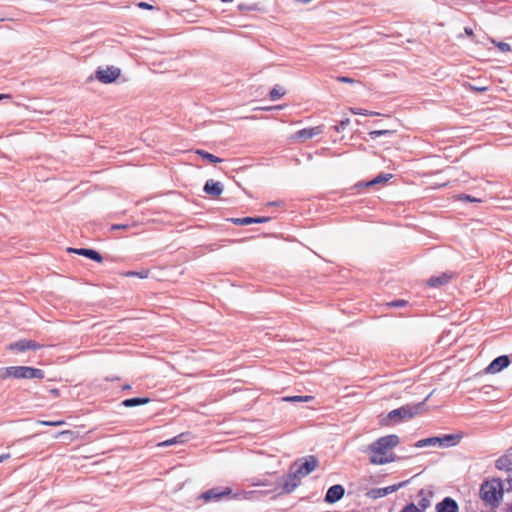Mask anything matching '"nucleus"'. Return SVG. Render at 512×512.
<instances>
[{"label": "nucleus", "instance_id": "50", "mask_svg": "<svg viewBox=\"0 0 512 512\" xmlns=\"http://www.w3.org/2000/svg\"><path fill=\"white\" fill-rule=\"evenodd\" d=\"M283 401H288V396L282 398Z\"/></svg>", "mask_w": 512, "mask_h": 512}, {"label": "nucleus", "instance_id": "14", "mask_svg": "<svg viewBox=\"0 0 512 512\" xmlns=\"http://www.w3.org/2000/svg\"><path fill=\"white\" fill-rule=\"evenodd\" d=\"M192 437L193 436H192V434L190 432H184V433H181V434H179V435H177V436H175L173 438L157 442L155 444V446L162 447V446H171V445H176V444H185Z\"/></svg>", "mask_w": 512, "mask_h": 512}, {"label": "nucleus", "instance_id": "2", "mask_svg": "<svg viewBox=\"0 0 512 512\" xmlns=\"http://www.w3.org/2000/svg\"><path fill=\"white\" fill-rule=\"evenodd\" d=\"M464 437L465 435L462 432H458L455 434H440L438 436L418 440L413 444V446L415 448H423L426 446H438L440 448H449L459 445Z\"/></svg>", "mask_w": 512, "mask_h": 512}, {"label": "nucleus", "instance_id": "6", "mask_svg": "<svg viewBox=\"0 0 512 512\" xmlns=\"http://www.w3.org/2000/svg\"><path fill=\"white\" fill-rule=\"evenodd\" d=\"M121 74V70L117 67L110 66L106 68L99 67L95 72V77L98 81L104 84H109L114 82L117 78H119Z\"/></svg>", "mask_w": 512, "mask_h": 512}, {"label": "nucleus", "instance_id": "51", "mask_svg": "<svg viewBox=\"0 0 512 512\" xmlns=\"http://www.w3.org/2000/svg\"><path fill=\"white\" fill-rule=\"evenodd\" d=\"M509 482H510V485H511V488H512V478L509 480Z\"/></svg>", "mask_w": 512, "mask_h": 512}, {"label": "nucleus", "instance_id": "19", "mask_svg": "<svg viewBox=\"0 0 512 512\" xmlns=\"http://www.w3.org/2000/svg\"><path fill=\"white\" fill-rule=\"evenodd\" d=\"M495 466L499 470L512 471V453H506L496 460Z\"/></svg>", "mask_w": 512, "mask_h": 512}, {"label": "nucleus", "instance_id": "48", "mask_svg": "<svg viewBox=\"0 0 512 512\" xmlns=\"http://www.w3.org/2000/svg\"><path fill=\"white\" fill-rule=\"evenodd\" d=\"M69 434H70V432H69V431L62 432V433H61V435H62V436H66V435H69Z\"/></svg>", "mask_w": 512, "mask_h": 512}, {"label": "nucleus", "instance_id": "8", "mask_svg": "<svg viewBox=\"0 0 512 512\" xmlns=\"http://www.w3.org/2000/svg\"><path fill=\"white\" fill-rule=\"evenodd\" d=\"M370 462L376 465H383L396 460L393 450H371Z\"/></svg>", "mask_w": 512, "mask_h": 512}, {"label": "nucleus", "instance_id": "20", "mask_svg": "<svg viewBox=\"0 0 512 512\" xmlns=\"http://www.w3.org/2000/svg\"><path fill=\"white\" fill-rule=\"evenodd\" d=\"M451 279V275L448 273H442L439 276H432L428 280V285L430 287H441L445 284H447Z\"/></svg>", "mask_w": 512, "mask_h": 512}, {"label": "nucleus", "instance_id": "38", "mask_svg": "<svg viewBox=\"0 0 512 512\" xmlns=\"http://www.w3.org/2000/svg\"><path fill=\"white\" fill-rule=\"evenodd\" d=\"M138 6L142 9H153V6L146 2H140Z\"/></svg>", "mask_w": 512, "mask_h": 512}, {"label": "nucleus", "instance_id": "36", "mask_svg": "<svg viewBox=\"0 0 512 512\" xmlns=\"http://www.w3.org/2000/svg\"><path fill=\"white\" fill-rule=\"evenodd\" d=\"M337 80H338L339 82H342V83H349V84H353V83H355V79L350 78V77H347V76H339V77L337 78Z\"/></svg>", "mask_w": 512, "mask_h": 512}, {"label": "nucleus", "instance_id": "1", "mask_svg": "<svg viewBox=\"0 0 512 512\" xmlns=\"http://www.w3.org/2000/svg\"><path fill=\"white\" fill-rule=\"evenodd\" d=\"M319 461L314 455H308L297 459L290 467V493L300 485L301 478L312 473Z\"/></svg>", "mask_w": 512, "mask_h": 512}, {"label": "nucleus", "instance_id": "4", "mask_svg": "<svg viewBox=\"0 0 512 512\" xmlns=\"http://www.w3.org/2000/svg\"><path fill=\"white\" fill-rule=\"evenodd\" d=\"M10 377L15 379H42L44 378V371L28 366H10L0 369L1 379H7Z\"/></svg>", "mask_w": 512, "mask_h": 512}, {"label": "nucleus", "instance_id": "25", "mask_svg": "<svg viewBox=\"0 0 512 512\" xmlns=\"http://www.w3.org/2000/svg\"><path fill=\"white\" fill-rule=\"evenodd\" d=\"M395 131L394 130H390V129H382V130H373V131H370L369 132V136L371 139H376L380 136H390L394 133Z\"/></svg>", "mask_w": 512, "mask_h": 512}, {"label": "nucleus", "instance_id": "9", "mask_svg": "<svg viewBox=\"0 0 512 512\" xmlns=\"http://www.w3.org/2000/svg\"><path fill=\"white\" fill-rule=\"evenodd\" d=\"M400 443L399 437L395 434L378 438L370 443L367 448H395Z\"/></svg>", "mask_w": 512, "mask_h": 512}, {"label": "nucleus", "instance_id": "30", "mask_svg": "<svg viewBox=\"0 0 512 512\" xmlns=\"http://www.w3.org/2000/svg\"><path fill=\"white\" fill-rule=\"evenodd\" d=\"M283 108V106L281 105H276V106H263V107H256L254 108L253 110L255 111H258V110H262V111H278V110H281Z\"/></svg>", "mask_w": 512, "mask_h": 512}, {"label": "nucleus", "instance_id": "49", "mask_svg": "<svg viewBox=\"0 0 512 512\" xmlns=\"http://www.w3.org/2000/svg\"><path fill=\"white\" fill-rule=\"evenodd\" d=\"M221 1L227 3V2H232L233 0H221Z\"/></svg>", "mask_w": 512, "mask_h": 512}, {"label": "nucleus", "instance_id": "42", "mask_svg": "<svg viewBox=\"0 0 512 512\" xmlns=\"http://www.w3.org/2000/svg\"><path fill=\"white\" fill-rule=\"evenodd\" d=\"M9 457H10L9 453L0 455V463L3 462L4 460L8 459Z\"/></svg>", "mask_w": 512, "mask_h": 512}, {"label": "nucleus", "instance_id": "35", "mask_svg": "<svg viewBox=\"0 0 512 512\" xmlns=\"http://www.w3.org/2000/svg\"><path fill=\"white\" fill-rule=\"evenodd\" d=\"M418 505L421 509L425 510L430 506V501L428 498H422L419 500Z\"/></svg>", "mask_w": 512, "mask_h": 512}, {"label": "nucleus", "instance_id": "31", "mask_svg": "<svg viewBox=\"0 0 512 512\" xmlns=\"http://www.w3.org/2000/svg\"><path fill=\"white\" fill-rule=\"evenodd\" d=\"M351 111H352L354 114H361V115H365V116H375V115H379V113H377V112L368 111V110H362V109H352Z\"/></svg>", "mask_w": 512, "mask_h": 512}, {"label": "nucleus", "instance_id": "3", "mask_svg": "<svg viewBox=\"0 0 512 512\" xmlns=\"http://www.w3.org/2000/svg\"><path fill=\"white\" fill-rule=\"evenodd\" d=\"M430 395H428L424 401L418 404H407L400 408L394 409L387 414V420L384 424L388 425L390 423L396 424L401 421L410 420L414 416L421 413L424 408L425 402L428 400Z\"/></svg>", "mask_w": 512, "mask_h": 512}, {"label": "nucleus", "instance_id": "10", "mask_svg": "<svg viewBox=\"0 0 512 512\" xmlns=\"http://www.w3.org/2000/svg\"><path fill=\"white\" fill-rule=\"evenodd\" d=\"M344 494H345V489L342 485H340V484L332 485L331 487L328 488V490L325 494V497H324V501L329 504H334V503L338 502L339 500H341L343 498Z\"/></svg>", "mask_w": 512, "mask_h": 512}, {"label": "nucleus", "instance_id": "47", "mask_svg": "<svg viewBox=\"0 0 512 512\" xmlns=\"http://www.w3.org/2000/svg\"><path fill=\"white\" fill-rule=\"evenodd\" d=\"M475 89H476L477 91H480V92H482V91H485V90H486V88H485V87H481V88H480V87H477V88H475Z\"/></svg>", "mask_w": 512, "mask_h": 512}, {"label": "nucleus", "instance_id": "28", "mask_svg": "<svg viewBox=\"0 0 512 512\" xmlns=\"http://www.w3.org/2000/svg\"><path fill=\"white\" fill-rule=\"evenodd\" d=\"M350 124V120L348 118L341 120L338 125L333 126L332 128L336 132H340L346 129V127Z\"/></svg>", "mask_w": 512, "mask_h": 512}, {"label": "nucleus", "instance_id": "45", "mask_svg": "<svg viewBox=\"0 0 512 512\" xmlns=\"http://www.w3.org/2000/svg\"><path fill=\"white\" fill-rule=\"evenodd\" d=\"M131 389V385L129 384H125L123 387H122V390L123 391H127V390H130Z\"/></svg>", "mask_w": 512, "mask_h": 512}, {"label": "nucleus", "instance_id": "27", "mask_svg": "<svg viewBox=\"0 0 512 512\" xmlns=\"http://www.w3.org/2000/svg\"><path fill=\"white\" fill-rule=\"evenodd\" d=\"M285 94L284 89H280L278 86L274 87L270 92L269 96L271 100H277Z\"/></svg>", "mask_w": 512, "mask_h": 512}, {"label": "nucleus", "instance_id": "23", "mask_svg": "<svg viewBox=\"0 0 512 512\" xmlns=\"http://www.w3.org/2000/svg\"><path fill=\"white\" fill-rule=\"evenodd\" d=\"M404 485V483H399V484H394V485H391V486H387V487H384V488H380L378 489L376 492H377V497H384L390 493H393L395 491H397L400 487H402Z\"/></svg>", "mask_w": 512, "mask_h": 512}, {"label": "nucleus", "instance_id": "22", "mask_svg": "<svg viewBox=\"0 0 512 512\" xmlns=\"http://www.w3.org/2000/svg\"><path fill=\"white\" fill-rule=\"evenodd\" d=\"M231 493V490L229 488H226L223 491H218L217 489L213 488L210 489L202 494V498L206 501L212 500V499H220L224 495H228Z\"/></svg>", "mask_w": 512, "mask_h": 512}, {"label": "nucleus", "instance_id": "11", "mask_svg": "<svg viewBox=\"0 0 512 512\" xmlns=\"http://www.w3.org/2000/svg\"><path fill=\"white\" fill-rule=\"evenodd\" d=\"M41 347L42 346L39 343L33 340L22 339L11 343L8 348L12 351L24 352L27 350H38Z\"/></svg>", "mask_w": 512, "mask_h": 512}, {"label": "nucleus", "instance_id": "29", "mask_svg": "<svg viewBox=\"0 0 512 512\" xmlns=\"http://www.w3.org/2000/svg\"><path fill=\"white\" fill-rule=\"evenodd\" d=\"M493 43H495L496 47L503 53H507V52H510L511 51V46L510 44L506 43V42H495L493 41Z\"/></svg>", "mask_w": 512, "mask_h": 512}, {"label": "nucleus", "instance_id": "33", "mask_svg": "<svg viewBox=\"0 0 512 512\" xmlns=\"http://www.w3.org/2000/svg\"><path fill=\"white\" fill-rule=\"evenodd\" d=\"M387 305L390 307L399 308V307H403V306L407 305V301L406 300H395V301L389 302Z\"/></svg>", "mask_w": 512, "mask_h": 512}, {"label": "nucleus", "instance_id": "37", "mask_svg": "<svg viewBox=\"0 0 512 512\" xmlns=\"http://www.w3.org/2000/svg\"><path fill=\"white\" fill-rule=\"evenodd\" d=\"M127 276H137L139 278H145L147 277V272H136V271H129Z\"/></svg>", "mask_w": 512, "mask_h": 512}, {"label": "nucleus", "instance_id": "13", "mask_svg": "<svg viewBox=\"0 0 512 512\" xmlns=\"http://www.w3.org/2000/svg\"><path fill=\"white\" fill-rule=\"evenodd\" d=\"M67 252L87 257V258H89L95 262H98V263H101L103 261L102 255L94 249L69 247V248H67Z\"/></svg>", "mask_w": 512, "mask_h": 512}, {"label": "nucleus", "instance_id": "34", "mask_svg": "<svg viewBox=\"0 0 512 512\" xmlns=\"http://www.w3.org/2000/svg\"><path fill=\"white\" fill-rule=\"evenodd\" d=\"M459 199L463 200V201H469V202H480V199L474 198L468 194L459 195Z\"/></svg>", "mask_w": 512, "mask_h": 512}, {"label": "nucleus", "instance_id": "43", "mask_svg": "<svg viewBox=\"0 0 512 512\" xmlns=\"http://www.w3.org/2000/svg\"><path fill=\"white\" fill-rule=\"evenodd\" d=\"M296 3H301V4H308L311 2V0H294Z\"/></svg>", "mask_w": 512, "mask_h": 512}, {"label": "nucleus", "instance_id": "32", "mask_svg": "<svg viewBox=\"0 0 512 512\" xmlns=\"http://www.w3.org/2000/svg\"><path fill=\"white\" fill-rule=\"evenodd\" d=\"M401 512H421V510L414 503H410L406 505Z\"/></svg>", "mask_w": 512, "mask_h": 512}, {"label": "nucleus", "instance_id": "12", "mask_svg": "<svg viewBox=\"0 0 512 512\" xmlns=\"http://www.w3.org/2000/svg\"><path fill=\"white\" fill-rule=\"evenodd\" d=\"M510 364V358L507 355H501L495 358L486 368V372L495 374L508 367Z\"/></svg>", "mask_w": 512, "mask_h": 512}, {"label": "nucleus", "instance_id": "40", "mask_svg": "<svg viewBox=\"0 0 512 512\" xmlns=\"http://www.w3.org/2000/svg\"><path fill=\"white\" fill-rule=\"evenodd\" d=\"M464 31L469 37H472L474 35L473 30L470 27H465Z\"/></svg>", "mask_w": 512, "mask_h": 512}, {"label": "nucleus", "instance_id": "17", "mask_svg": "<svg viewBox=\"0 0 512 512\" xmlns=\"http://www.w3.org/2000/svg\"><path fill=\"white\" fill-rule=\"evenodd\" d=\"M270 221V217H243V218H232L231 222L235 225H250V224H259L266 223Z\"/></svg>", "mask_w": 512, "mask_h": 512}, {"label": "nucleus", "instance_id": "26", "mask_svg": "<svg viewBox=\"0 0 512 512\" xmlns=\"http://www.w3.org/2000/svg\"><path fill=\"white\" fill-rule=\"evenodd\" d=\"M314 396L311 395H305V396H290V403H296V402H312L314 401Z\"/></svg>", "mask_w": 512, "mask_h": 512}, {"label": "nucleus", "instance_id": "16", "mask_svg": "<svg viewBox=\"0 0 512 512\" xmlns=\"http://www.w3.org/2000/svg\"><path fill=\"white\" fill-rule=\"evenodd\" d=\"M203 190L208 195H211L213 197H218L223 192V186L220 182H216V181L210 179V180L206 181Z\"/></svg>", "mask_w": 512, "mask_h": 512}, {"label": "nucleus", "instance_id": "24", "mask_svg": "<svg viewBox=\"0 0 512 512\" xmlns=\"http://www.w3.org/2000/svg\"><path fill=\"white\" fill-rule=\"evenodd\" d=\"M196 154L201 156L203 159L207 160L210 163H221L223 160L205 150L198 149L196 150Z\"/></svg>", "mask_w": 512, "mask_h": 512}, {"label": "nucleus", "instance_id": "5", "mask_svg": "<svg viewBox=\"0 0 512 512\" xmlns=\"http://www.w3.org/2000/svg\"><path fill=\"white\" fill-rule=\"evenodd\" d=\"M502 496L503 489L499 480L484 481L481 484L480 497L485 503L496 507L499 505Z\"/></svg>", "mask_w": 512, "mask_h": 512}, {"label": "nucleus", "instance_id": "18", "mask_svg": "<svg viewBox=\"0 0 512 512\" xmlns=\"http://www.w3.org/2000/svg\"><path fill=\"white\" fill-rule=\"evenodd\" d=\"M392 177L391 174H380L367 182H359L355 185L356 188L372 187L381 183L387 182Z\"/></svg>", "mask_w": 512, "mask_h": 512}, {"label": "nucleus", "instance_id": "21", "mask_svg": "<svg viewBox=\"0 0 512 512\" xmlns=\"http://www.w3.org/2000/svg\"><path fill=\"white\" fill-rule=\"evenodd\" d=\"M150 402V398L148 397H134L128 398L121 402V405L127 408L136 407L140 405H145Z\"/></svg>", "mask_w": 512, "mask_h": 512}, {"label": "nucleus", "instance_id": "41", "mask_svg": "<svg viewBox=\"0 0 512 512\" xmlns=\"http://www.w3.org/2000/svg\"><path fill=\"white\" fill-rule=\"evenodd\" d=\"M125 228H127L126 225L114 224V225L111 226V229H113V230L114 229H125Z\"/></svg>", "mask_w": 512, "mask_h": 512}, {"label": "nucleus", "instance_id": "15", "mask_svg": "<svg viewBox=\"0 0 512 512\" xmlns=\"http://www.w3.org/2000/svg\"><path fill=\"white\" fill-rule=\"evenodd\" d=\"M459 506L451 497H445L436 505V512H458Z\"/></svg>", "mask_w": 512, "mask_h": 512}, {"label": "nucleus", "instance_id": "46", "mask_svg": "<svg viewBox=\"0 0 512 512\" xmlns=\"http://www.w3.org/2000/svg\"><path fill=\"white\" fill-rule=\"evenodd\" d=\"M2 98H10V96L7 94H0V99H2Z\"/></svg>", "mask_w": 512, "mask_h": 512}, {"label": "nucleus", "instance_id": "44", "mask_svg": "<svg viewBox=\"0 0 512 512\" xmlns=\"http://www.w3.org/2000/svg\"><path fill=\"white\" fill-rule=\"evenodd\" d=\"M287 489H288V480H284L283 481V490L287 491Z\"/></svg>", "mask_w": 512, "mask_h": 512}, {"label": "nucleus", "instance_id": "39", "mask_svg": "<svg viewBox=\"0 0 512 512\" xmlns=\"http://www.w3.org/2000/svg\"><path fill=\"white\" fill-rule=\"evenodd\" d=\"M43 424L48 426H58L64 424V421H56V422H43Z\"/></svg>", "mask_w": 512, "mask_h": 512}, {"label": "nucleus", "instance_id": "7", "mask_svg": "<svg viewBox=\"0 0 512 512\" xmlns=\"http://www.w3.org/2000/svg\"><path fill=\"white\" fill-rule=\"evenodd\" d=\"M324 131V126L319 125L311 128H304L296 131L294 134L290 135V141H296L299 143H303L308 139H311Z\"/></svg>", "mask_w": 512, "mask_h": 512}]
</instances>
